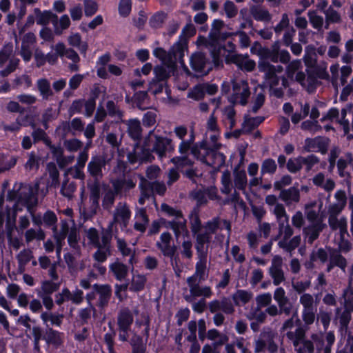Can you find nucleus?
<instances>
[{"mask_svg": "<svg viewBox=\"0 0 353 353\" xmlns=\"http://www.w3.org/2000/svg\"><path fill=\"white\" fill-rule=\"evenodd\" d=\"M132 212L129 205L124 202H119L113 212V219L106 228H103L101 234L95 228H90L86 232L89 243L97 251L92 257L98 263L105 262L112 254L111 241L113 236V226L119 224L121 231L128 232V226L131 218Z\"/></svg>", "mask_w": 353, "mask_h": 353, "instance_id": "nucleus-1", "label": "nucleus"}, {"mask_svg": "<svg viewBox=\"0 0 353 353\" xmlns=\"http://www.w3.org/2000/svg\"><path fill=\"white\" fill-rule=\"evenodd\" d=\"M285 334L289 342L292 343L296 353H314V345L311 340L305 338V329L301 326L299 318L294 321V316L284 321L281 332Z\"/></svg>", "mask_w": 353, "mask_h": 353, "instance_id": "nucleus-2", "label": "nucleus"}, {"mask_svg": "<svg viewBox=\"0 0 353 353\" xmlns=\"http://www.w3.org/2000/svg\"><path fill=\"white\" fill-rule=\"evenodd\" d=\"M304 59L307 66L306 74L302 71L297 72L295 81L310 94L314 92L317 86L320 85L321 82L319 79L328 80L330 75L327 71L326 63L324 65H309L306 56Z\"/></svg>", "mask_w": 353, "mask_h": 353, "instance_id": "nucleus-3", "label": "nucleus"}, {"mask_svg": "<svg viewBox=\"0 0 353 353\" xmlns=\"http://www.w3.org/2000/svg\"><path fill=\"white\" fill-rule=\"evenodd\" d=\"M219 149H212L206 139L196 142L192 149V154L202 163L219 170L225 165V156L218 151Z\"/></svg>", "mask_w": 353, "mask_h": 353, "instance_id": "nucleus-4", "label": "nucleus"}, {"mask_svg": "<svg viewBox=\"0 0 353 353\" xmlns=\"http://www.w3.org/2000/svg\"><path fill=\"white\" fill-rule=\"evenodd\" d=\"M188 48L187 40L179 37V40L176 42L169 51L163 48H156L153 50V55L161 60L163 64L172 66L176 61L182 62L185 50Z\"/></svg>", "mask_w": 353, "mask_h": 353, "instance_id": "nucleus-5", "label": "nucleus"}, {"mask_svg": "<svg viewBox=\"0 0 353 353\" xmlns=\"http://www.w3.org/2000/svg\"><path fill=\"white\" fill-rule=\"evenodd\" d=\"M146 145L150 146L152 151L160 159L170 157L175 150V145L171 139L154 134V130L149 132Z\"/></svg>", "mask_w": 353, "mask_h": 353, "instance_id": "nucleus-6", "label": "nucleus"}, {"mask_svg": "<svg viewBox=\"0 0 353 353\" xmlns=\"http://www.w3.org/2000/svg\"><path fill=\"white\" fill-rule=\"evenodd\" d=\"M112 290L109 284L95 283L92 286V291L87 293L85 296L88 303H90L97 299L95 307H97L101 312L108 307L112 297Z\"/></svg>", "mask_w": 353, "mask_h": 353, "instance_id": "nucleus-7", "label": "nucleus"}, {"mask_svg": "<svg viewBox=\"0 0 353 353\" xmlns=\"http://www.w3.org/2000/svg\"><path fill=\"white\" fill-rule=\"evenodd\" d=\"M119 331V340L122 342L128 341L129 332L134 321V316L131 310L125 307L121 309L117 317Z\"/></svg>", "mask_w": 353, "mask_h": 353, "instance_id": "nucleus-8", "label": "nucleus"}, {"mask_svg": "<svg viewBox=\"0 0 353 353\" xmlns=\"http://www.w3.org/2000/svg\"><path fill=\"white\" fill-rule=\"evenodd\" d=\"M172 237L169 232H163L159 237V241H157L156 247L161 251L163 256L169 258L171 263L173 261L179 260L177 254V248L172 243Z\"/></svg>", "mask_w": 353, "mask_h": 353, "instance_id": "nucleus-9", "label": "nucleus"}, {"mask_svg": "<svg viewBox=\"0 0 353 353\" xmlns=\"http://www.w3.org/2000/svg\"><path fill=\"white\" fill-rule=\"evenodd\" d=\"M190 67L196 77L207 75L212 69V64L206 54L201 52H196L190 57Z\"/></svg>", "mask_w": 353, "mask_h": 353, "instance_id": "nucleus-10", "label": "nucleus"}, {"mask_svg": "<svg viewBox=\"0 0 353 353\" xmlns=\"http://www.w3.org/2000/svg\"><path fill=\"white\" fill-rule=\"evenodd\" d=\"M250 95V87L247 81L243 80L232 81V94L229 99L232 104L239 103L245 106L248 103Z\"/></svg>", "mask_w": 353, "mask_h": 353, "instance_id": "nucleus-11", "label": "nucleus"}, {"mask_svg": "<svg viewBox=\"0 0 353 353\" xmlns=\"http://www.w3.org/2000/svg\"><path fill=\"white\" fill-rule=\"evenodd\" d=\"M202 281L195 279L187 278L186 282L189 287L190 294L184 296L186 301L191 303L196 297L210 298L212 296L213 292L211 288L207 285H200Z\"/></svg>", "mask_w": 353, "mask_h": 353, "instance_id": "nucleus-12", "label": "nucleus"}, {"mask_svg": "<svg viewBox=\"0 0 353 353\" xmlns=\"http://www.w3.org/2000/svg\"><path fill=\"white\" fill-rule=\"evenodd\" d=\"M190 196L196 202V207L200 208L205 205L208 199L216 200L218 199V190L215 186L203 187L192 190Z\"/></svg>", "mask_w": 353, "mask_h": 353, "instance_id": "nucleus-13", "label": "nucleus"}, {"mask_svg": "<svg viewBox=\"0 0 353 353\" xmlns=\"http://www.w3.org/2000/svg\"><path fill=\"white\" fill-rule=\"evenodd\" d=\"M38 189L39 185L36 184L34 187L28 186L19 193L18 201L21 202L30 213L38 203Z\"/></svg>", "mask_w": 353, "mask_h": 353, "instance_id": "nucleus-14", "label": "nucleus"}, {"mask_svg": "<svg viewBox=\"0 0 353 353\" xmlns=\"http://www.w3.org/2000/svg\"><path fill=\"white\" fill-rule=\"evenodd\" d=\"M236 45L230 41L226 42L223 46L221 44L215 45L211 51V56L213 63L215 67L223 66L222 57L225 56V52L228 54H235Z\"/></svg>", "mask_w": 353, "mask_h": 353, "instance_id": "nucleus-15", "label": "nucleus"}, {"mask_svg": "<svg viewBox=\"0 0 353 353\" xmlns=\"http://www.w3.org/2000/svg\"><path fill=\"white\" fill-rule=\"evenodd\" d=\"M106 165L105 158L102 155L92 156L88 163L87 171L93 180H101L103 178V168Z\"/></svg>", "mask_w": 353, "mask_h": 353, "instance_id": "nucleus-16", "label": "nucleus"}, {"mask_svg": "<svg viewBox=\"0 0 353 353\" xmlns=\"http://www.w3.org/2000/svg\"><path fill=\"white\" fill-rule=\"evenodd\" d=\"M268 272L272 279L273 284L276 286L279 285L285 280L283 270V259L280 255L273 256Z\"/></svg>", "mask_w": 353, "mask_h": 353, "instance_id": "nucleus-17", "label": "nucleus"}, {"mask_svg": "<svg viewBox=\"0 0 353 353\" xmlns=\"http://www.w3.org/2000/svg\"><path fill=\"white\" fill-rule=\"evenodd\" d=\"M208 309L211 313L221 311L227 315H232L235 312L233 303L229 297L223 296L221 299H214L208 303Z\"/></svg>", "mask_w": 353, "mask_h": 353, "instance_id": "nucleus-18", "label": "nucleus"}, {"mask_svg": "<svg viewBox=\"0 0 353 353\" xmlns=\"http://www.w3.org/2000/svg\"><path fill=\"white\" fill-rule=\"evenodd\" d=\"M150 219L145 208H137L134 216L133 229L143 235L149 226Z\"/></svg>", "mask_w": 353, "mask_h": 353, "instance_id": "nucleus-19", "label": "nucleus"}, {"mask_svg": "<svg viewBox=\"0 0 353 353\" xmlns=\"http://www.w3.org/2000/svg\"><path fill=\"white\" fill-rule=\"evenodd\" d=\"M131 266L123 263L119 258L109 265V274L118 281H125Z\"/></svg>", "mask_w": 353, "mask_h": 353, "instance_id": "nucleus-20", "label": "nucleus"}, {"mask_svg": "<svg viewBox=\"0 0 353 353\" xmlns=\"http://www.w3.org/2000/svg\"><path fill=\"white\" fill-rule=\"evenodd\" d=\"M273 298L281 310L284 312V314L289 316L292 312L293 305L286 296L285 290L282 287L276 288L274 292Z\"/></svg>", "mask_w": 353, "mask_h": 353, "instance_id": "nucleus-21", "label": "nucleus"}, {"mask_svg": "<svg viewBox=\"0 0 353 353\" xmlns=\"http://www.w3.org/2000/svg\"><path fill=\"white\" fill-rule=\"evenodd\" d=\"M19 210H21V209L18 208L17 204H14L12 208L6 206V232L8 241L12 239L13 232L17 229L16 220L17 212Z\"/></svg>", "mask_w": 353, "mask_h": 353, "instance_id": "nucleus-22", "label": "nucleus"}, {"mask_svg": "<svg viewBox=\"0 0 353 353\" xmlns=\"http://www.w3.org/2000/svg\"><path fill=\"white\" fill-rule=\"evenodd\" d=\"M87 187L89 190V200L91 209L94 212L99 208V200L101 196L100 180H92L88 181Z\"/></svg>", "mask_w": 353, "mask_h": 353, "instance_id": "nucleus-23", "label": "nucleus"}, {"mask_svg": "<svg viewBox=\"0 0 353 353\" xmlns=\"http://www.w3.org/2000/svg\"><path fill=\"white\" fill-rule=\"evenodd\" d=\"M196 235L195 249L196 256H208L212 236L208 232H198Z\"/></svg>", "mask_w": 353, "mask_h": 353, "instance_id": "nucleus-24", "label": "nucleus"}, {"mask_svg": "<svg viewBox=\"0 0 353 353\" xmlns=\"http://www.w3.org/2000/svg\"><path fill=\"white\" fill-rule=\"evenodd\" d=\"M259 69L261 72H264L265 79L269 83L270 88H273L279 85L281 77L276 74H274L273 68L270 66V63L265 61L259 62Z\"/></svg>", "mask_w": 353, "mask_h": 353, "instance_id": "nucleus-25", "label": "nucleus"}, {"mask_svg": "<svg viewBox=\"0 0 353 353\" xmlns=\"http://www.w3.org/2000/svg\"><path fill=\"white\" fill-rule=\"evenodd\" d=\"M279 198L283 201L287 206H290L300 201V190L295 186L281 190Z\"/></svg>", "mask_w": 353, "mask_h": 353, "instance_id": "nucleus-26", "label": "nucleus"}, {"mask_svg": "<svg viewBox=\"0 0 353 353\" xmlns=\"http://www.w3.org/2000/svg\"><path fill=\"white\" fill-rule=\"evenodd\" d=\"M111 183L113 189L116 191V193L119 194L123 192H128L130 190L134 188L136 185V182L130 177H119L111 181Z\"/></svg>", "mask_w": 353, "mask_h": 353, "instance_id": "nucleus-27", "label": "nucleus"}, {"mask_svg": "<svg viewBox=\"0 0 353 353\" xmlns=\"http://www.w3.org/2000/svg\"><path fill=\"white\" fill-rule=\"evenodd\" d=\"M208 256H197L194 273L188 278L205 281L208 276L207 268Z\"/></svg>", "mask_w": 353, "mask_h": 353, "instance_id": "nucleus-28", "label": "nucleus"}, {"mask_svg": "<svg viewBox=\"0 0 353 353\" xmlns=\"http://www.w3.org/2000/svg\"><path fill=\"white\" fill-rule=\"evenodd\" d=\"M117 247L123 257L128 256V265H131V270H134V264L137 263L135 252L130 248L123 239L117 238Z\"/></svg>", "mask_w": 353, "mask_h": 353, "instance_id": "nucleus-29", "label": "nucleus"}, {"mask_svg": "<svg viewBox=\"0 0 353 353\" xmlns=\"http://www.w3.org/2000/svg\"><path fill=\"white\" fill-rule=\"evenodd\" d=\"M352 319L350 309L345 307H337L335 310L334 321L339 323L340 329L346 331Z\"/></svg>", "mask_w": 353, "mask_h": 353, "instance_id": "nucleus-30", "label": "nucleus"}, {"mask_svg": "<svg viewBox=\"0 0 353 353\" xmlns=\"http://www.w3.org/2000/svg\"><path fill=\"white\" fill-rule=\"evenodd\" d=\"M176 63L170 66L168 64L158 65L154 68V77L152 80L157 81H166L176 69Z\"/></svg>", "mask_w": 353, "mask_h": 353, "instance_id": "nucleus-31", "label": "nucleus"}, {"mask_svg": "<svg viewBox=\"0 0 353 353\" xmlns=\"http://www.w3.org/2000/svg\"><path fill=\"white\" fill-rule=\"evenodd\" d=\"M63 336L64 334L63 332H60L50 327L46 330L43 339L46 341L47 344L52 345L53 347L57 348L63 344Z\"/></svg>", "mask_w": 353, "mask_h": 353, "instance_id": "nucleus-32", "label": "nucleus"}, {"mask_svg": "<svg viewBox=\"0 0 353 353\" xmlns=\"http://www.w3.org/2000/svg\"><path fill=\"white\" fill-rule=\"evenodd\" d=\"M163 225L168 229L172 230L176 238H179L182 233L187 232L186 220L184 218L174 219L172 221H167L165 219Z\"/></svg>", "mask_w": 353, "mask_h": 353, "instance_id": "nucleus-33", "label": "nucleus"}, {"mask_svg": "<svg viewBox=\"0 0 353 353\" xmlns=\"http://www.w3.org/2000/svg\"><path fill=\"white\" fill-rule=\"evenodd\" d=\"M353 161V154L351 152L345 154L344 157H340L336 162L338 174L341 177L349 178L350 172L347 170L348 165H351Z\"/></svg>", "mask_w": 353, "mask_h": 353, "instance_id": "nucleus-34", "label": "nucleus"}, {"mask_svg": "<svg viewBox=\"0 0 353 353\" xmlns=\"http://www.w3.org/2000/svg\"><path fill=\"white\" fill-rule=\"evenodd\" d=\"M36 22L39 25L46 26L51 21L57 23V15L50 10H44L41 12L39 8H34Z\"/></svg>", "mask_w": 353, "mask_h": 353, "instance_id": "nucleus-35", "label": "nucleus"}, {"mask_svg": "<svg viewBox=\"0 0 353 353\" xmlns=\"http://www.w3.org/2000/svg\"><path fill=\"white\" fill-rule=\"evenodd\" d=\"M37 88L43 100L48 101L53 96L50 82L48 79L41 78L37 81Z\"/></svg>", "mask_w": 353, "mask_h": 353, "instance_id": "nucleus-36", "label": "nucleus"}, {"mask_svg": "<svg viewBox=\"0 0 353 353\" xmlns=\"http://www.w3.org/2000/svg\"><path fill=\"white\" fill-rule=\"evenodd\" d=\"M139 188L141 190V196L139 199V203L141 205H143L146 200L150 199L154 196V193L150 181L145 179L143 177L141 179Z\"/></svg>", "mask_w": 353, "mask_h": 353, "instance_id": "nucleus-37", "label": "nucleus"}, {"mask_svg": "<svg viewBox=\"0 0 353 353\" xmlns=\"http://www.w3.org/2000/svg\"><path fill=\"white\" fill-rule=\"evenodd\" d=\"M68 41L70 46L77 48L81 54L84 56L86 54V52L88 48V45L86 42H82L81 36L79 33H72L68 39Z\"/></svg>", "mask_w": 353, "mask_h": 353, "instance_id": "nucleus-38", "label": "nucleus"}, {"mask_svg": "<svg viewBox=\"0 0 353 353\" xmlns=\"http://www.w3.org/2000/svg\"><path fill=\"white\" fill-rule=\"evenodd\" d=\"M70 230L69 225L66 221L61 223L59 231L57 230V226H54L52 228V231L56 244L64 245L65 239L68 236Z\"/></svg>", "mask_w": 353, "mask_h": 353, "instance_id": "nucleus-39", "label": "nucleus"}, {"mask_svg": "<svg viewBox=\"0 0 353 353\" xmlns=\"http://www.w3.org/2000/svg\"><path fill=\"white\" fill-rule=\"evenodd\" d=\"M128 135L134 141H139L141 138L142 128L138 119H130L128 121Z\"/></svg>", "mask_w": 353, "mask_h": 353, "instance_id": "nucleus-40", "label": "nucleus"}, {"mask_svg": "<svg viewBox=\"0 0 353 353\" xmlns=\"http://www.w3.org/2000/svg\"><path fill=\"white\" fill-rule=\"evenodd\" d=\"M252 293L251 292L244 290H237L235 293L232 296V301L234 305L240 306L245 305L250 302L252 298Z\"/></svg>", "mask_w": 353, "mask_h": 353, "instance_id": "nucleus-41", "label": "nucleus"}, {"mask_svg": "<svg viewBox=\"0 0 353 353\" xmlns=\"http://www.w3.org/2000/svg\"><path fill=\"white\" fill-rule=\"evenodd\" d=\"M147 278L143 274H134L131 283H129V290L132 292H139L145 288Z\"/></svg>", "mask_w": 353, "mask_h": 353, "instance_id": "nucleus-42", "label": "nucleus"}, {"mask_svg": "<svg viewBox=\"0 0 353 353\" xmlns=\"http://www.w3.org/2000/svg\"><path fill=\"white\" fill-rule=\"evenodd\" d=\"M76 183L73 181H70L67 173H65L60 190L61 194L63 196L70 199L73 196V194L76 191Z\"/></svg>", "mask_w": 353, "mask_h": 353, "instance_id": "nucleus-43", "label": "nucleus"}, {"mask_svg": "<svg viewBox=\"0 0 353 353\" xmlns=\"http://www.w3.org/2000/svg\"><path fill=\"white\" fill-rule=\"evenodd\" d=\"M323 227L320 223H315L303 229V233L307 238V242L312 244L319 236Z\"/></svg>", "mask_w": 353, "mask_h": 353, "instance_id": "nucleus-44", "label": "nucleus"}, {"mask_svg": "<svg viewBox=\"0 0 353 353\" xmlns=\"http://www.w3.org/2000/svg\"><path fill=\"white\" fill-rule=\"evenodd\" d=\"M132 347V353H145L147 346L143 338L138 334L132 336L130 341Z\"/></svg>", "mask_w": 353, "mask_h": 353, "instance_id": "nucleus-45", "label": "nucleus"}, {"mask_svg": "<svg viewBox=\"0 0 353 353\" xmlns=\"http://www.w3.org/2000/svg\"><path fill=\"white\" fill-rule=\"evenodd\" d=\"M250 12L254 19L258 21L268 22L272 19V16L267 9L259 6H252Z\"/></svg>", "mask_w": 353, "mask_h": 353, "instance_id": "nucleus-46", "label": "nucleus"}, {"mask_svg": "<svg viewBox=\"0 0 353 353\" xmlns=\"http://www.w3.org/2000/svg\"><path fill=\"white\" fill-rule=\"evenodd\" d=\"M301 236L296 235L292 237L290 240H281L278 243L280 248L283 249L287 252H292L301 243Z\"/></svg>", "mask_w": 353, "mask_h": 353, "instance_id": "nucleus-47", "label": "nucleus"}, {"mask_svg": "<svg viewBox=\"0 0 353 353\" xmlns=\"http://www.w3.org/2000/svg\"><path fill=\"white\" fill-rule=\"evenodd\" d=\"M17 162V157L7 156L4 154H0V174L14 167Z\"/></svg>", "mask_w": 353, "mask_h": 353, "instance_id": "nucleus-48", "label": "nucleus"}, {"mask_svg": "<svg viewBox=\"0 0 353 353\" xmlns=\"http://www.w3.org/2000/svg\"><path fill=\"white\" fill-rule=\"evenodd\" d=\"M59 288V283H55L52 281H44L41 283V288L37 290V293L51 296V294L57 292Z\"/></svg>", "mask_w": 353, "mask_h": 353, "instance_id": "nucleus-49", "label": "nucleus"}, {"mask_svg": "<svg viewBox=\"0 0 353 353\" xmlns=\"http://www.w3.org/2000/svg\"><path fill=\"white\" fill-rule=\"evenodd\" d=\"M234 183L236 189L240 190L245 189L248 184V179L245 170H235L234 171Z\"/></svg>", "mask_w": 353, "mask_h": 353, "instance_id": "nucleus-50", "label": "nucleus"}, {"mask_svg": "<svg viewBox=\"0 0 353 353\" xmlns=\"http://www.w3.org/2000/svg\"><path fill=\"white\" fill-rule=\"evenodd\" d=\"M259 55L262 61H271L274 63H277L279 61V50L278 49H269L268 48H261L259 51Z\"/></svg>", "mask_w": 353, "mask_h": 353, "instance_id": "nucleus-51", "label": "nucleus"}, {"mask_svg": "<svg viewBox=\"0 0 353 353\" xmlns=\"http://www.w3.org/2000/svg\"><path fill=\"white\" fill-rule=\"evenodd\" d=\"M228 340V337L223 335L218 341H215L212 344H205L202 348L201 353H221V346Z\"/></svg>", "mask_w": 353, "mask_h": 353, "instance_id": "nucleus-52", "label": "nucleus"}, {"mask_svg": "<svg viewBox=\"0 0 353 353\" xmlns=\"http://www.w3.org/2000/svg\"><path fill=\"white\" fill-rule=\"evenodd\" d=\"M146 143H148V138H146L144 141V146L142 147L139 145L138 146L139 156L141 157V163L143 162H150L154 159L152 155L154 152L152 151L151 147L146 145Z\"/></svg>", "mask_w": 353, "mask_h": 353, "instance_id": "nucleus-53", "label": "nucleus"}, {"mask_svg": "<svg viewBox=\"0 0 353 353\" xmlns=\"http://www.w3.org/2000/svg\"><path fill=\"white\" fill-rule=\"evenodd\" d=\"M52 23L54 27V32L56 34H61L64 30H66L70 27L71 22L68 15L63 14L60 17L59 20H58V18L57 19V23L54 22Z\"/></svg>", "mask_w": 353, "mask_h": 353, "instance_id": "nucleus-54", "label": "nucleus"}, {"mask_svg": "<svg viewBox=\"0 0 353 353\" xmlns=\"http://www.w3.org/2000/svg\"><path fill=\"white\" fill-rule=\"evenodd\" d=\"M277 165L275 161L271 158L265 159L263 161L261 166V175L265 174H274L276 171Z\"/></svg>", "mask_w": 353, "mask_h": 353, "instance_id": "nucleus-55", "label": "nucleus"}, {"mask_svg": "<svg viewBox=\"0 0 353 353\" xmlns=\"http://www.w3.org/2000/svg\"><path fill=\"white\" fill-rule=\"evenodd\" d=\"M116 191L112 189L108 190L104 194L102 199V206L106 210H110L114 203L116 196L118 195Z\"/></svg>", "mask_w": 353, "mask_h": 353, "instance_id": "nucleus-56", "label": "nucleus"}, {"mask_svg": "<svg viewBox=\"0 0 353 353\" xmlns=\"http://www.w3.org/2000/svg\"><path fill=\"white\" fill-rule=\"evenodd\" d=\"M171 162L176 166V168L181 170V171L185 167H192L194 164V161L191 160L188 155L174 157L171 159Z\"/></svg>", "mask_w": 353, "mask_h": 353, "instance_id": "nucleus-57", "label": "nucleus"}, {"mask_svg": "<svg viewBox=\"0 0 353 353\" xmlns=\"http://www.w3.org/2000/svg\"><path fill=\"white\" fill-rule=\"evenodd\" d=\"M79 234L75 228H70L68 236V243L70 247L76 252H79L81 248L79 244Z\"/></svg>", "mask_w": 353, "mask_h": 353, "instance_id": "nucleus-58", "label": "nucleus"}, {"mask_svg": "<svg viewBox=\"0 0 353 353\" xmlns=\"http://www.w3.org/2000/svg\"><path fill=\"white\" fill-rule=\"evenodd\" d=\"M41 158L34 152L28 154V159L25 163V169L28 171L38 170L39 168Z\"/></svg>", "mask_w": 353, "mask_h": 353, "instance_id": "nucleus-59", "label": "nucleus"}, {"mask_svg": "<svg viewBox=\"0 0 353 353\" xmlns=\"http://www.w3.org/2000/svg\"><path fill=\"white\" fill-rule=\"evenodd\" d=\"M265 120L264 117H255L250 118L243 122V129L245 133H250L257 128Z\"/></svg>", "mask_w": 353, "mask_h": 353, "instance_id": "nucleus-60", "label": "nucleus"}, {"mask_svg": "<svg viewBox=\"0 0 353 353\" xmlns=\"http://www.w3.org/2000/svg\"><path fill=\"white\" fill-rule=\"evenodd\" d=\"M148 99V92L145 91L137 92L133 96V103L140 110H145L148 105L145 101Z\"/></svg>", "mask_w": 353, "mask_h": 353, "instance_id": "nucleus-61", "label": "nucleus"}, {"mask_svg": "<svg viewBox=\"0 0 353 353\" xmlns=\"http://www.w3.org/2000/svg\"><path fill=\"white\" fill-rule=\"evenodd\" d=\"M167 14L163 11L157 12L150 19L149 23L151 28L158 29L162 27Z\"/></svg>", "mask_w": 353, "mask_h": 353, "instance_id": "nucleus-62", "label": "nucleus"}, {"mask_svg": "<svg viewBox=\"0 0 353 353\" xmlns=\"http://www.w3.org/2000/svg\"><path fill=\"white\" fill-rule=\"evenodd\" d=\"M299 160H301V166H305L306 172H310L319 162V158L314 154H310L307 157L299 156Z\"/></svg>", "mask_w": 353, "mask_h": 353, "instance_id": "nucleus-63", "label": "nucleus"}, {"mask_svg": "<svg viewBox=\"0 0 353 353\" xmlns=\"http://www.w3.org/2000/svg\"><path fill=\"white\" fill-rule=\"evenodd\" d=\"M330 263L332 265L340 268L343 270H345L347 266L346 259L336 250L330 254Z\"/></svg>", "mask_w": 353, "mask_h": 353, "instance_id": "nucleus-64", "label": "nucleus"}]
</instances>
